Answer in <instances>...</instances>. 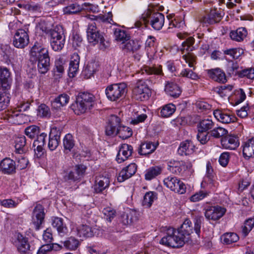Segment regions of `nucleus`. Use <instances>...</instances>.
Wrapping results in <instances>:
<instances>
[{
  "instance_id": "obj_1",
  "label": "nucleus",
  "mask_w": 254,
  "mask_h": 254,
  "mask_svg": "<svg viewBox=\"0 0 254 254\" xmlns=\"http://www.w3.org/2000/svg\"><path fill=\"white\" fill-rule=\"evenodd\" d=\"M12 81L11 73L8 68L0 66V111L5 109L9 105Z\"/></svg>"
},
{
  "instance_id": "obj_2",
  "label": "nucleus",
  "mask_w": 254,
  "mask_h": 254,
  "mask_svg": "<svg viewBox=\"0 0 254 254\" xmlns=\"http://www.w3.org/2000/svg\"><path fill=\"white\" fill-rule=\"evenodd\" d=\"M30 61L37 62V69L41 74H46L50 69V59L48 50L45 49H31Z\"/></svg>"
},
{
  "instance_id": "obj_3",
  "label": "nucleus",
  "mask_w": 254,
  "mask_h": 254,
  "mask_svg": "<svg viewBox=\"0 0 254 254\" xmlns=\"http://www.w3.org/2000/svg\"><path fill=\"white\" fill-rule=\"evenodd\" d=\"M95 104V96L87 92L79 93L71 108L75 114H82L91 110Z\"/></svg>"
},
{
  "instance_id": "obj_4",
  "label": "nucleus",
  "mask_w": 254,
  "mask_h": 254,
  "mask_svg": "<svg viewBox=\"0 0 254 254\" xmlns=\"http://www.w3.org/2000/svg\"><path fill=\"white\" fill-rule=\"evenodd\" d=\"M177 231L173 228H169L166 235L161 239L160 243L173 248L182 247L186 242L182 236L176 233Z\"/></svg>"
},
{
  "instance_id": "obj_5",
  "label": "nucleus",
  "mask_w": 254,
  "mask_h": 254,
  "mask_svg": "<svg viewBox=\"0 0 254 254\" xmlns=\"http://www.w3.org/2000/svg\"><path fill=\"white\" fill-rule=\"evenodd\" d=\"M142 20L145 24H149L156 30H160L164 24V15L160 12L148 10L142 15Z\"/></svg>"
},
{
  "instance_id": "obj_6",
  "label": "nucleus",
  "mask_w": 254,
  "mask_h": 254,
  "mask_svg": "<svg viewBox=\"0 0 254 254\" xmlns=\"http://www.w3.org/2000/svg\"><path fill=\"white\" fill-rule=\"evenodd\" d=\"M105 92L108 100L117 101L126 96L127 85L124 82L112 84L106 87Z\"/></svg>"
},
{
  "instance_id": "obj_7",
  "label": "nucleus",
  "mask_w": 254,
  "mask_h": 254,
  "mask_svg": "<svg viewBox=\"0 0 254 254\" xmlns=\"http://www.w3.org/2000/svg\"><path fill=\"white\" fill-rule=\"evenodd\" d=\"M144 76V79L151 84L157 82L159 76L163 74L162 66L158 64L144 65L137 72Z\"/></svg>"
},
{
  "instance_id": "obj_8",
  "label": "nucleus",
  "mask_w": 254,
  "mask_h": 254,
  "mask_svg": "<svg viewBox=\"0 0 254 254\" xmlns=\"http://www.w3.org/2000/svg\"><path fill=\"white\" fill-rule=\"evenodd\" d=\"M151 91L148 85L143 80H138L132 90L133 98L139 101H145L149 99Z\"/></svg>"
},
{
  "instance_id": "obj_9",
  "label": "nucleus",
  "mask_w": 254,
  "mask_h": 254,
  "mask_svg": "<svg viewBox=\"0 0 254 254\" xmlns=\"http://www.w3.org/2000/svg\"><path fill=\"white\" fill-rule=\"evenodd\" d=\"M15 245L21 254H33L35 250V247L29 244L28 238L20 233L17 235Z\"/></svg>"
},
{
  "instance_id": "obj_10",
  "label": "nucleus",
  "mask_w": 254,
  "mask_h": 254,
  "mask_svg": "<svg viewBox=\"0 0 254 254\" xmlns=\"http://www.w3.org/2000/svg\"><path fill=\"white\" fill-rule=\"evenodd\" d=\"M164 185L171 190L179 194L186 192V187L182 181L176 177L169 176L164 180Z\"/></svg>"
},
{
  "instance_id": "obj_11",
  "label": "nucleus",
  "mask_w": 254,
  "mask_h": 254,
  "mask_svg": "<svg viewBox=\"0 0 254 254\" xmlns=\"http://www.w3.org/2000/svg\"><path fill=\"white\" fill-rule=\"evenodd\" d=\"M226 209L221 206H210L205 208L204 216L209 221H216L225 214Z\"/></svg>"
},
{
  "instance_id": "obj_12",
  "label": "nucleus",
  "mask_w": 254,
  "mask_h": 254,
  "mask_svg": "<svg viewBox=\"0 0 254 254\" xmlns=\"http://www.w3.org/2000/svg\"><path fill=\"white\" fill-rule=\"evenodd\" d=\"M45 215L44 207L41 204H37L33 209L32 216V224L36 230H39L42 227Z\"/></svg>"
},
{
  "instance_id": "obj_13",
  "label": "nucleus",
  "mask_w": 254,
  "mask_h": 254,
  "mask_svg": "<svg viewBox=\"0 0 254 254\" xmlns=\"http://www.w3.org/2000/svg\"><path fill=\"white\" fill-rule=\"evenodd\" d=\"M121 119L119 117L114 115H111L105 128L106 134L108 136L117 135Z\"/></svg>"
},
{
  "instance_id": "obj_14",
  "label": "nucleus",
  "mask_w": 254,
  "mask_h": 254,
  "mask_svg": "<svg viewBox=\"0 0 254 254\" xmlns=\"http://www.w3.org/2000/svg\"><path fill=\"white\" fill-rule=\"evenodd\" d=\"M94 19L95 22L94 23L89 24L88 26L86 31L87 35L98 32L96 31V25L97 23L100 22L111 23V22L113 21L112 19V14L111 12H109L104 15L100 14L95 16Z\"/></svg>"
},
{
  "instance_id": "obj_15",
  "label": "nucleus",
  "mask_w": 254,
  "mask_h": 254,
  "mask_svg": "<svg viewBox=\"0 0 254 254\" xmlns=\"http://www.w3.org/2000/svg\"><path fill=\"white\" fill-rule=\"evenodd\" d=\"M15 48H24L29 43V36L23 29H18L16 32L13 41Z\"/></svg>"
},
{
  "instance_id": "obj_16",
  "label": "nucleus",
  "mask_w": 254,
  "mask_h": 254,
  "mask_svg": "<svg viewBox=\"0 0 254 254\" xmlns=\"http://www.w3.org/2000/svg\"><path fill=\"white\" fill-rule=\"evenodd\" d=\"M86 167L83 165H78L75 166L73 170L69 172L65 177V180H70L73 182L78 181L83 177Z\"/></svg>"
},
{
  "instance_id": "obj_17",
  "label": "nucleus",
  "mask_w": 254,
  "mask_h": 254,
  "mask_svg": "<svg viewBox=\"0 0 254 254\" xmlns=\"http://www.w3.org/2000/svg\"><path fill=\"white\" fill-rule=\"evenodd\" d=\"M221 144L223 148L235 150L240 144L238 137L234 135H226L221 139Z\"/></svg>"
},
{
  "instance_id": "obj_18",
  "label": "nucleus",
  "mask_w": 254,
  "mask_h": 254,
  "mask_svg": "<svg viewBox=\"0 0 254 254\" xmlns=\"http://www.w3.org/2000/svg\"><path fill=\"white\" fill-rule=\"evenodd\" d=\"M28 118L26 115L18 111H8L4 116L9 123L15 124L25 123L28 120Z\"/></svg>"
},
{
  "instance_id": "obj_19",
  "label": "nucleus",
  "mask_w": 254,
  "mask_h": 254,
  "mask_svg": "<svg viewBox=\"0 0 254 254\" xmlns=\"http://www.w3.org/2000/svg\"><path fill=\"white\" fill-rule=\"evenodd\" d=\"M224 14L222 11L218 10L215 8L211 9L207 15L203 17L202 22L208 24L218 23L220 21Z\"/></svg>"
},
{
  "instance_id": "obj_20",
  "label": "nucleus",
  "mask_w": 254,
  "mask_h": 254,
  "mask_svg": "<svg viewBox=\"0 0 254 254\" xmlns=\"http://www.w3.org/2000/svg\"><path fill=\"white\" fill-rule=\"evenodd\" d=\"M188 169V166L183 161L171 160L168 163V170L172 173L182 175Z\"/></svg>"
},
{
  "instance_id": "obj_21",
  "label": "nucleus",
  "mask_w": 254,
  "mask_h": 254,
  "mask_svg": "<svg viewBox=\"0 0 254 254\" xmlns=\"http://www.w3.org/2000/svg\"><path fill=\"white\" fill-rule=\"evenodd\" d=\"M192 228L191 222L190 220L187 219L184 221L181 226L178 228L176 233L180 234L185 242H187L189 241L190 236L192 233Z\"/></svg>"
},
{
  "instance_id": "obj_22",
  "label": "nucleus",
  "mask_w": 254,
  "mask_h": 254,
  "mask_svg": "<svg viewBox=\"0 0 254 254\" xmlns=\"http://www.w3.org/2000/svg\"><path fill=\"white\" fill-rule=\"evenodd\" d=\"M133 152V147L127 144H123L120 147L116 157V160L121 163L130 157Z\"/></svg>"
},
{
  "instance_id": "obj_23",
  "label": "nucleus",
  "mask_w": 254,
  "mask_h": 254,
  "mask_svg": "<svg viewBox=\"0 0 254 254\" xmlns=\"http://www.w3.org/2000/svg\"><path fill=\"white\" fill-rule=\"evenodd\" d=\"M137 166L135 163H130L124 168L120 172L117 180L119 182H123L129 179L136 172Z\"/></svg>"
},
{
  "instance_id": "obj_24",
  "label": "nucleus",
  "mask_w": 254,
  "mask_h": 254,
  "mask_svg": "<svg viewBox=\"0 0 254 254\" xmlns=\"http://www.w3.org/2000/svg\"><path fill=\"white\" fill-rule=\"evenodd\" d=\"M0 170L4 174H14L16 170V163L12 159L5 158L0 163Z\"/></svg>"
},
{
  "instance_id": "obj_25",
  "label": "nucleus",
  "mask_w": 254,
  "mask_h": 254,
  "mask_svg": "<svg viewBox=\"0 0 254 254\" xmlns=\"http://www.w3.org/2000/svg\"><path fill=\"white\" fill-rule=\"evenodd\" d=\"M51 38L50 43L52 48H63L65 38L63 36V32H58L53 30L51 33Z\"/></svg>"
},
{
  "instance_id": "obj_26",
  "label": "nucleus",
  "mask_w": 254,
  "mask_h": 254,
  "mask_svg": "<svg viewBox=\"0 0 254 254\" xmlns=\"http://www.w3.org/2000/svg\"><path fill=\"white\" fill-rule=\"evenodd\" d=\"M87 40L92 46H94L97 43H99L100 46L104 48H108L110 46L108 41H106L103 36L99 32L89 34L87 35Z\"/></svg>"
},
{
  "instance_id": "obj_27",
  "label": "nucleus",
  "mask_w": 254,
  "mask_h": 254,
  "mask_svg": "<svg viewBox=\"0 0 254 254\" xmlns=\"http://www.w3.org/2000/svg\"><path fill=\"white\" fill-rule=\"evenodd\" d=\"M100 63L98 61L92 59L88 62L85 69L83 71V74L86 78H89L99 70Z\"/></svg>"
},
{
  "instance_id": "obj_28",
  "label": "nucleus",
  "mask_w": 254,
  "mask_h": 254,
  "mask_svg": "<svg viewBox=\"0 0 254 254\" xmlns=\"http://www.w3.org/2000/svg\"><path fill=\"white\" fill-rule=\"evenodd\" d=\"M61 132L57 130V128L51 129L49 137L48 147L50 150H55L60 142Z\"/></svg>"
},
{
  "instance_id": "obj_29",
  "label": "nucleus",
  "mask_w": 254,
  "mask_h": 254,
  "mask_svg": "<svg viewBox=\"0 0 254 254\" xmlns=\"http://www.w3.org/2000/svg\"><path fill=\"white\" fill-rule=\"evenodd\" d=\"M213 115L218 121L223 124L234 122L236 120V117L234 115L219 109L214 110Z\"/></svg>"
},
{
  "instance_id": "obj_30",
  "label": "nucleus",
  "mask_w": 254,
  "mask_h": 254,
  "mask_svg": "<svg viewBox=\"0 0 254 254\" xmlns=\"http://www.w3.org/2000/svg\"><path fill=\"white\" fill-rule=\"evenodd\" d=\"M52 225L57 230L58 234L61 237L67 235L68 232L66 224L64 223L63 219L61 218L56 217L53 218Z\"/></svg>"
},
{
  "instance_id": "obj_31",
  "label": "nucleus",
  "mask_w": 254,
  "mask_h": 254,
  "mask_svg": "<svg viewBox=\"0 0 254 254\" xmlns=\"http://www.w3.org/2000/svg\"><path fill=\"white\" fill-rule=\"evenodd\" d=\"M110 180L106 176H99L97 177L94 186V191L96 193H101L108 188L110 185Z\"/></svg>"
},
{
  "instance_id": "obj_32",
  "label": "nucleus",
  "mask_w": 254,
  "mask_h": 254,
  "mask_svg": "<svg viewBox=\"0 0 254 254\" xmlns=\"http://www.w3.org/2000/svg\"><path fill=\"white\" fill-rule=\"evenodd\" d=\"M158 142H145L141 143L138 149V153L141 155L146 156L152 153L157 148Z\"/></svg>"
},
{
  "instance_id": "obj_33",
  "label": "nucleus",
  "mask_w": 254,
  "mask_h": 254,
  "mask_svg": "<svg viewBox=\"0 0 254 254\" xmlns=\"http://www.w3.org/2000/svg\"><path fill=\"white\" fill-rule=\"evenodd\" d=\"M195 146L190 140H186L182 142L178 149V154L181 156L189 155L193 153Z\"/></svg>"
},
{
  "instance_id": "obj_34",
  "label": "nucleus",
  "mask_w": 254,
  "mask_h": 254,
  "mask_svg": "<svg viewBox=\"0 0 254 254\" xmlns=\"http://www.w3.org/2000/svg\"><path fill=\"white\" fill-rule=\"evenodd\" d=\"M69 96L66 94H62L55 98L51 102L52 108L56 110H59L61 107L65 106L69 102Z\"/></svg>"
},
{
  "instance_id": "obj_35",
  "label": "nucleus",
  "mask_w": 254,
  "mask_h": 254,
  "mask_svg": "<svg viewBox=\"0 0 254 254\" xmlns=\"http://www.w3.org/2000/svg\"><path fill=\"white\" fill-rule=\"evenodd\" d=\"M77 234L82 238L92 237L94 235L92 227L86 224H82L77 227Z\"/></svg>"
},
{
  "instance_id": "obj_36",
  "label": "nucleus",
  "mask_w": 254,
  "mask_h": 254,
  "mask_svg": "<svg viewBox=\"0 0 254 254\" xmlns=\"http://www.w3.org/2000/svg\"><path fill=\"white\" fill-rule=\"evenodd\" d=\"M208 74L215 81L224 83L227 80L225 73L219 68L210 69L208 71Z\"/></svg>"
},
{
  "instance_id": "obj_37",
  "label": "nucleus",
  "mask_w": 254,
  "mask_h": 254,
  "mask_svg": "<svg viewBox=\"0 0 254 254\" xmlns=\"http://www.w3.org/2000/svg\"><path fill=\"white\" fill-rule=\"evenodd\" d=\"M243 153L245 158L249 159L254 155V137L249 139L243 145Z\"/></svg>"
},
{
  "instance_id": "obj_38",
  "label": "nucleus",
  "mask_w": 254,
  "mask_h": 254,
  "mask_svg": "<svg viewBox=\"0 0 254 254\" xmlns=\"http://www.w3.org/2000/svg\"><path fill=\"white\" fill-rule=\"evenodd\" d=\"M26 139L25 136L20 135L15 139V153L22 154L26 151L25 145Z\"/></svg>"
},
{
  "instance_id": "obj_39",
  "label": "nucleus",
  "mask_w": 254,
  "mask_h": 254,
  "mask_svg": "<svg viewBox=\"0 0 254 254\" xmlns=\"http://www.w3.org/2000/svg\"><path fill=\"white\" fill-rule=\"evenodd\" d=\"M214 178V175L213 168L211 166V163L209 162H208L206 164V172L204 178L203 182L205 184L208 185L210 188L215 187V182Z\"/></svg>"
},
{
  "instance_id": "obj_40",
  "label": "nucleus",
  "mask_w": 254,
  "mask_h": 254,
  "mask_svg": "<svg viewBox=\"0 0 254 254\" xmlns=\"http://www.w3.org/2000/svg\"><path fill=\"white\" fill-rule=\"evenodd\" d=\"M114 35L115 40L121 44H125L130 38L129 35L125 31L120 28L114 29Z\"/></svg>"
},
{
  "instance_id": "obj_41",
  "label": "nucleus",
  "mask_w": 254,
  "mask_h": 254,
  "mask_svg": "<svg viewBox=\"0 0 254 254\" xmlns=\"http://www.w3.org/2000/svg\"><path fill=\"white\" fill-rule=\"evenodd\" d=\"M248 32L246 28L240 27L236 31L230 32V36L231 38L235 41L240 42L243 41L246 37Z\"/></svg>"
},
{
  "instance_id": "obj_42",
  "label": "nucleus",
  "mask_w": 254,
  "mask_h": 254,
  "mask_svg": "<svg viewBox=\"0 0 254 254\" xmlns=\"http://www.w3.org/2000/svg\"><path fill=\"white\" fill-rule=\"evenodd\" d=\"M214 126V123L209 118L201 120L197 125V130L208 132Z\"/></svg>"
},
{
  "instance_id": "obj_43",
  "label": "nucleus",
  "mask_w": 254,
  "mask_h": 254,
  "mask_svg": "<svg viewBox=\"0 0 254 254\" xmlns=\"http://www.w3.org/2000/svg\"><path fill=\"white\" fill-rule=\"evenodd\" d=\"M165 90L169 95L174 98L178 97L182 92L180 87L177 84L173 83H168L166 85Z\"/></svg>"
},
{
  "instance_id": "obj_44",
  "label": "nucleus",
  "mask_w": 254,
  "mask_h": 254,
  "mask_svg": "<svg viewBox=\"0 0 254 254\" xmlns=\"http://www.w3.org/2000/svg\"><path fill=\"white\" fill-rule=\"evenodd\" d=\"M64 63L61 59L55 61V67L53 70V75L55 79L60 78L64 73Z\"/></svg>"
},
{
  "instance_id": "obj_45",
  "label": "nucleus",
  "mask_w": 254,
  "mask_h": 254,
  "mask_svg": "<svg viewBox=\"0 0 254 254\" xmlns=\"http://www.w3.org/2000/svg\"><path fill=\"white\" fill-rule=\"evenodd\" d=\"M162 172L161 167L156 166L150 167L146 171L145 174V179L146 180L150 181L155 178Z\"/></svg>"
},
{
  "instance_id": "obj_46",
  "label": "nucleus",
  "mask_w": 254,
  "mask_h": 254,
  "mask_svg": "<svg viewBox=\"0 0 254 254\" xmlns=\"http://www.w3.org/2000/svg\"><path fill=\"white\" fill-rule=\"evenodd\" d=\"M176 109V106L173 104H166L161 108L159 116L162 118L169 117L173 114Z\"/></svg>"
},
{
  "instance_id": "obj_47",
  "label": "nucleus",
  "mask_w": 254,
  "mask_h": 254,
  "mask_svg": "<svg viewBox=\"0 0 254 254\" xmlns=\"http://www.w3.org/2000/svg\"><path fill=\"white\" fill-rule=\"evenodd\" d=\"M63 145L64 150L71 151L75 145V140L72 135L68 133L66 134L63 139Z\"/></svg>"
},
{
  "instance_id": "obj_48",
  "label": "nucleus",
  "mask_w": 254,
  "mask_h": 254,
  "mask_svg": "<svg viewBox=\"0 0 254 254\" xmlns=\"http://www.w3.org/2000/svg\"><path fill=\"white\" fill-rule=\"evenodd\" d=\"M40 133V128L36 125H31L25 128V134L31 139L34 138Z\"/></svg>"
},
{
  "instance_id": "obj_49",
  "label": "nucleus",
  "mask_w": 254,
  "mask_h": 254,
  "mask_svg": "<svg viewBox=\"0 0 254 254\" xmlns=\"http://www.w3.org/2000/svg\"><path fill=\"white\" fill-rule=\"evenodd\" d=\"M69 63V70L73 76L78 68L80 58L78 54L74 53Z\"/></svg>"
},
{
  "instance_id": "obj_50",
  "label": "nucleus",
  "mask_w": 254,
  "mask_h": 254,
  "mask_svg": "<svg viewBox=\"0 0 254 254\" xmlns=\"http://www.w3.org/2000/svg\"><path fill=\"white\" fill-rule=\"evenodd\" d=\"M157 198V193L154 191H149L146 192L144 196L142 204L149 207L152 205L153 202Z\"/></svg>"
},
{
  "instance_id": "obj_51",
  "label": "nucleus",
  "mask_w": 254,
  "mask_h": 254,
  "mask_svg": "<svg viewBox=\"0 0 254 254\" xmlns=\"http://www.w3.org/2000/svg\"><path fill=\"white\" fill-rule=\"evenodd\" d=\"M132 134V131L130 127L120 125L117 135H118L120 138L123 139H127L130 137Z\"/></svg>"
},
{
  "instance_id": "obj_52",
  "label": "nucleus",
  "mask_w": 254,
  "mask_h": 254,
  "mask_svg": "<svg viewBox=\"0 0 254 254\" xmlns=\"http://www.w3.org/2000/svg\"><path fill=\"white\" fill-rule=\"evenodd\" d=\"M254 227V218H251L245 220L242 226V232L244 237L247 236Z\"/></svg>"
},
{
  "instance_id": "obj_53",
  "label": "nucleus",
  "mask_w": 254,
  "mask_h": 254,
  "mask_svg": "<svg viewBox=\"0 0 254 254\" xmlns=\"http://www.w3.org/2000/svg\"><path fill=\"white\" fill-rule=\"evenodd\" d=\"M82 7L77 3H72L64 7L63 11L64 14H75L81 11Z\"/></svg>"
},
{
  "instance_id": "obj_54",
  "label": "nucleus",
  "mask_w": 254,
  "mask_h": 254,
  "mask_svg": "<svg viewBox=\"0 0 254 254\" xmlns=\"http://www.w3.org/2000/svg\"><path fill=\"white\" fill-rule=\"evenodd\" d=\"M222 241L224 244L229 245L237 242L239 237L237 234L234 233H228L222 236Z\"/></svg>"
},
{
  "instance_id": "obj_55",
  "label": "nucleus",
  "mask_w": 254,
  "mask_h": 254,
  "mask_svg": "<svg viewBox=\"0 0 254 254\" xmlns=\"http://www.w3.org/2000/svg\"><path fill=\"white\" fill-rule=\"evenodd\" d=\"M228 130L222 127H217L213 128L210 131V135L214 138H221L228 134Z\"/></svg>"
},
{
  "instance_id": "obj_56",
  "label": "nucleus",
  "mask_w": 254,
  "mask_h": 254,
  "mask_svg": "<svg viewBox=\"0 0 254 254\" xmlns=\"http://www.w3.org/2000/svg\"><path fill=\"white\" fill-rule=\"evenodd\" d=\"M37 116L40 118H49L51 112L49 108L45 104L39 105L37 109Z\"/></svg>"
},
{
  "instance_id": "obj_57",
  "label": "nucleus",
  "mask_w": 254,
  "mask_h": 254,
  "mask_svg": "<svg viewBox=\"0 0 254 254\" xmlns=\"http://www.w3.org/2000/svg\"><path fill=\"white\" fill-rule=\"evenodd\" d=\"M79 245L78 240L73 238L70 237L64 243V245L65 248L69 250H74L77 248Z\"/></svg>"
},
{
  "instance_id": "obj_58",
  "label": "nucleus",
  "mask_w": 254,
  "mask_h": 254,
  "mask_svg": "<svg viewBox=\"0 0 254 254\" xmlns=\"http://www.w3.org/2000/svg\"><path fill=\"white\" fill-rule=\"evenodd\" d=\"M189 49H187L188 52L187 54L183 56V58L187 63H188L190 67H193L194 64H196V56L192 53L189 51Z\"/></svg>"
},
{
  "instance_id": "obj_59",
  "label": "nucleus",
  "mask_w": 254,
  "mask_h": 254,
  "mask_svg": "<svg viewBox=\"0 0 254 254\" xmlns=\"http://www.w3.org/2000/svg\"><path fill=\"white\" fill-rule=\"evenodd\" d=\"M210 132H206L203 131L198 130L196 135L197 139L202 144L206 143L210 139Z\"/></svg>"
},
{
  "instance_id": "obj_60",
  "label": "nucleus",
  "mask_w": 254,
  "mask_h": 254,
  "mask_svg": "<svg viewBox=\"0 0 254 254\" xmlns=\"http://www.w3.org/2000/svg\"><path fill=\"white\" fill-rule=\"evenodd\" d=\"M70 44L72 48H78L84 46L82 37L77 34H74L70 39Z\"/></svg>"
},
{
  "instance_id": "obj_61",
  "label": "nucleus",
  "mask_w": 254,
  "mask_h": 254,
  "mask_svg": "<svg viewBox=\"0 0 254 254\" xmlns=\"http://www.w3.org/2000/svg\"><path fill=\"white\" fill-rule=\"evenodd\" d=\"M240 77H246L248 78L254 79V67H250L243 69L239 73Z\"/></svg>"
},
{
  "instance_id": "obj_62",
  "label": "nucleus",
  "mask_w": 254,
  "mask_h": 254,
  "mask_svg": "<svg viewBox=\"0 0 254 254\" xmlns=\"http://www.w3.org/2000/svg\"><path fill=\"white\" fill-rule=\"evenodd\" d=\"M208 195V193L207 191L200 190L191 196L190 199L191 202H197L207 197Z\"/></svg>"
},
{
  "instance_id": "obj_63",
  "label": "nucleus",
  "mask_w": 254,
  "mask_h": 254,
  "mask_svg": "<svg viewBox=\"0 0 254 254\" xmlns=\"http://www.w3.org/2000/svg\"><path fill=\"white\" fill-rule=\"evenodd\" d=\"M239 67V65L237 62L231 61L229 63L227 71L229 74H238L239 75V73L240 71L238 70Z\"/></svg>"
},
{
  "instance_id": "obj_64",
  "label": "nucleus",
  "mask_w": 254,
  "mask_h": 254,
  "mask_svg": "<svg viewBox=\"0 0 254 254\" xmlns=\"http://www.w3.org/2000/svg\"><path fill=\"white\" fill-rule=\"evenodd\" d=\"M180 74L183 77H186L193 80H196L198 78V76L197 74L194 72L192 70L188 69V68H185L183 69Z\"/></svg>"
}]
</instances>
